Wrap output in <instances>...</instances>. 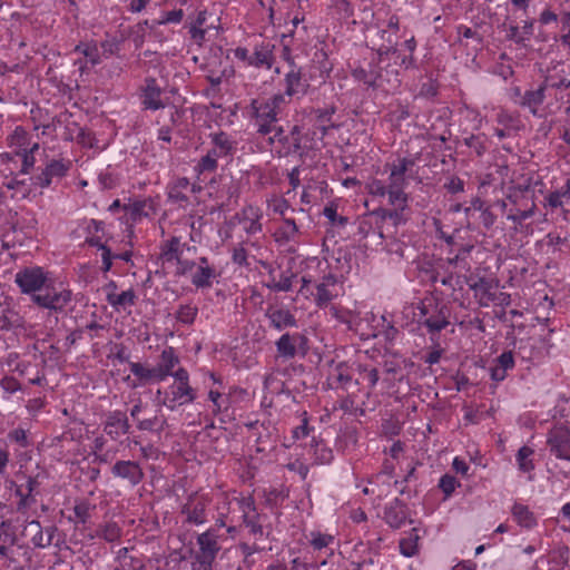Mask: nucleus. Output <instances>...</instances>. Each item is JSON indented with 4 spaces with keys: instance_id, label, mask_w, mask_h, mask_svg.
I'll use <instances>...</instances> for the list:
<instances>
[{
    "instance_id": "nucleus-1",
    "label": "nucleus",
    "mask_w": 570,
    "mask_h": 570,
    "mask_svg": "<svg viewBox=\"0 0 570 570\" xmlns=\"http://www.w3.org/2000/svg\"><path fill=\"white\" fill-rule=\"evenodd\" d=\"M71 299V291L57 287L50 282L43 291L35 294L31 301L39 308L47 311V321L56 325L59 321V314H66Z\"/></svg>"
},
{
    "instance_id": "nucleus-2",
    "label": "nucleus",
    "mask_w": 570,
    "mask_h": 570,
    "mask_svg": "<svg viewBox=\"0 0 570 570\" xmlns=\"http://www.w3.org/2000/svg\"><path fill=\"white\" fill-rule=\"evenodd\" d=\"M419 322L426 327L430 334L440 333L451 323L452 308L443 299L424 298L419 305Z\"/></svg>"
},
{
    "instance_id": "nucleus-3",
    "label": "nucleus",
    "mask_w": 570,
    "mask_h": 570,
    "mask_svg": "<svg viewBox=\"0 0 570 570\" xmlns=\"http://www.w3.org/2000/svg\"><path fill=\"white\" fill-rule=\"evenodd\" d=\"M218 538L219 535L215 528H209L197 537L199 552L196 556L198 567L195 570H213L212 566L220 551Z\"/></svg>"
},
{
    "instance_id": "nucleus-4",
    "label": "nucleus",
    "mask_w": 570,
    "mask_h": 570,
    "mask_svg": "<svg viewBox=\"0 0 570 570\" xmlns=\"http://www.w3.org/2000/svg\"><path fill=\"white\" fill-rule=\"evenodd\" d=\"M415 38H409L404 40L401 45H392L391 42L389 46L382 45L376 51L379 55L380 62L383 61V57L385 56L390 60H393L395 65H399L404 69H409L414 63L413 51L415 50Z\"/></svg>"
},
{
    "instance_id": "nucleus-5",
    "label": "nucleus",
    "mask_w": 570,
    "mask_h": 570,
    "mask_svg": "<svg viewBox=\"0 0 570 570\" xmlns=\"http://www.w3.org/2000/svg\"><path fill=\"white\" fill-rule=\"evenodd\" d=\"M308 338L303 333H285L275 343L278 355L285 360L296 355L305 357L309 351Z\"/></svg>"
},
{
    "instance_id": "nucleus-6",
    "label": "nucleus",
    "mask_w": 570,
    "mask_h": 570,
    "mask_svg": "<svg viewBox=\"0 0 570 570\" xmlns=\"http://www.w3.org/2000/svg\"><path fill=\"white\" fill-rule=\"evenodd\" d=\"M16 283L20 291L30 295L32 299L33 295L43 291L50 282L41 267H27L16 274Z\"/></svg>"
},
{
    "instance_id": "nucleus-7",
    "label": "nucleus",
    "mask_w": 570,
    "mask_h": 570,
    "mask_svg": "<svg viewBox=\"0 0 570 570\" xmlns=\"http://www.w3.org/2000/svg\"><path fill=\"white\" fill-rule=\"evenodd\" d=\"M114 478L126 482L130 488L142 482L145 472L137 461L118 460L110 470Z\"/></svg>"
},
{
    "instance_id": "nucleus-8",
    "label": "nucleus",
    "mask_w": 570,
    "mask_h": 570,
    "mask_svg": "<svg viewBox=\"0 0 570 570\" xmlns=\"http://www.w3.org/2000/svg\"><path fill=\"white\" fill-rule=\"evenodd\" d=\"M252 115L257 126V132L261 135H267L273 132L275 124L277 121V112L268 104L262 100L254 99L250 104Z\"/></svg>"
},
{
    "instance_id": "nucleus-9",
    "label": "nucleus",
    "mask_w": 570,
    "mask_h": 570,
    "mask_svg": "<svg viewBox=\"0 0 570 570\" xmlns=\"http://www.w3.org/2000/svg\"><path fill=\"white\" fill-rule=\"evenodd\" d=\"M522 194V198L525 200H530L528 204H522L523 208H514L510 209L507 218L511 220L513 224L521 226L522 222L532 217L535 213L537 205L533 199V191H530L529 186L521 187L519 186L513 194L509 195V199H511L514 204H518V194Z\"/></svg>"
},
{
    "instance_id": "nucleus-10",
    "label": "nucleus",
    "mask_w": 570,
    "mask_h": 570,
    "mask_svg": "<svg viewBox=\"0 0 570 570\" xmlns=\"http://www.w3.org/2000/svg\"><path fill=\"white\" fill-rule=\"evenodd\" d=\"M547 444L556 458L570 461V430L554 426L548 433Z\"/></svg>"
},
{
    "instance_id": "nucleus-11",
    "label": "nucleus",
    "mask_w": 570,
    "mask_h": 570,
    "mask_svg": "<svg viewBox=\"0 0 570 570\" xmlns=\"http://www.w3.org/2000/svg\"><path fill=\"white\" fill-rule=\"evenodd\" d=\"M208 504L209 499L207 497L193 493L181 507V514L186 515V522L190 524H203L207 521L206 509Z\"/></svg>"
},
{
    "instance_id": "nucleus-12",
    "label": "nucleus",
    "mask_w": 570,
    "mask_h": 570,
    "mask_svg": "<svg viewBox=\"0 0 570 570\" xmlns=\"http://www.w3.org/2000/svg\"><path fill=\"white\" fill-rule=\"evenodd\" d=\"M104 432L114 441L119 440L130 431V424L126 412L120 410L109 411L102 423Z\"/></svg>"
},
{
    "instance_id": "nucleus-13",
    "label": "nucleus",
    "mask_w": 570,
    "mask_h": 570,
    "mask_svg": "<svg viewBox=\"0 0 570 570\" xmlns=\"http://www.w3.org/2000/svg\"><path fill=\"white\" fill-rule=\"evenodd\" d=\"M240 510L243 512V522L249 533L256 539L264 535L263 519L264 515L256 511L253 498H244L240 501Z\"/></svg>"
},
{
    "instance_id": "nucleus-14",
    "label": "nucleus",
    "mask_w": 570,
    "mask_h": 570,
    "mask_svg": "<svg viewBox=\"0 0 570 570\" xmlns=\"http://www.w3.org/2000/svg\"><path fill=\"white\" fill-rule=\"evenodd\" d=\"M163 89L154 77H146L140 88L141 106L145 110H159L165 108L161 100Z\"/></svg>"
},
{
    "instance_id": "nucleus-15",
    "label": "nucleus",
    "mask_w": 570,
    "mask_h": 570,
    "mask_svg": "<svg viewBox=\"0 0 570 570\" xmlns=\"http://www.w3.org/2000/svg\"><path fill=\"white\" fill-rule=\"evenodd\" d=\"M400 86L401 79L399 71L391 66L383 68L380 66V63H377L374 91H381L383 94H393L399 89Z\"/></svg>"
},
{
    "instance_id": "nucleus-16",
    "label": "nucleus",
    "mask_w": 570,
    "mask_h": 570,
    "mask_svg": "<svg viewBox=\"0 0 570 570\" xmlns=\"http://www.w3.org/2000/svg\"><path fill=\"white\" fill-rule=\"evenodd\" d=\"M195 399L196 393L189 384H173L163 403L169 410H175L177 405L191 403Z\"/></svg>"
},
{
    "instance_id": "nucleus-17",
    "label": "nucleus",
    "mask_w": 570,
    "mask_h": 570,
    "mask_svg": "<svg viewBox=\"0 0 570 570\" xmlns=\"http://www.w3.org/2000/svg\"><path fill=\"white\" fill-rule=\"evenodd\" d=\"M212 148L208 153L218 158L232 156L236 150V142L225 131L212 132L209 135Z\"/></svg>"
},
{
    "instance_id": "nucleus-18",
    "label": "nucleus",
    "mask_w": 570,
    "mask_h": 570,
    "mask_svg": "<svg viewBox=\"0 0 570 570\" xmlns=\"http://www.w3.org/2000/svg\"><path fill=\"white\" fill-rule=\"evenodd\" d=\"M70 164L63 160H51L46 168L37 176V185L47 188L51 185L53 178H62L67 175Z\"/></svg>"
},
{
    "instance_id": "nucleus-19",
    "label": "nucleus",
    "mask_w": 570,
    "mask_h": 570,
    "mask_svg": "<svg viewBox=\"0 0 570 570\" xmlns=\"http://www.w3.org/2000/svg\"><path fill=\"white\" fill-rule=\"evenodd\" d=\"M407 519V507L400 499H394L384 510L385 522L394 529L401 528Z\"/></svg>"
},
{
    "instance_id": "nucleus-20",
    "label": "nucleus",
    "mask_w": 570,
    "mask_h": 570,
    "mask_svg": "<svg viewBox=\"0 0 570 570\" xmlns=\"http://www.w3.org/2000/svg\"><path fill=\"white\" fill-rule=\"evenodd\" d=\"M121 535V527L112 520L99 523L92 532L88 533V538L90 540L100 539L108 543L118 541Z\"/></svg>"
},
{
    "instance_id": "nucleus-21",
    "label": "nucleus",
    "mask_w": 570,
    "mask_h": 570,
    "mask_svg": "<svg viewBox=\"0 0 570 570\" xmlns=\"http://www.w3.org/2000/svg\"><path fill=\"white\" fill-rule=\"evenodd\" d=\"M265 316L269 320L271 325L277 331L297 326V320L294 314L285 308H275L269 306L265 312Z\"/></svg>"
},
{
    "instance_id": "nucleus-22",
    "label": "nucleus",
    "mask_w": 570,
    "mask_h": 570,
    "mask_svg": "<svg viewBox=\"0 0 570 570\" xmlns=\"http://www.w3.org/2000/svg\"><path fill=\"white\" fill-rule=\"evenodd\" d=\"M355 371L354 362L348 364L347 362H340L335 365L333 381L335 383V389H342L344 391H348L350 385L354 384L355 386L360 385L358 380L353 381L352 374Z\"/></svg>"
},
{
    "instance_id": "nucleus-23",
    "label": "nucleus",
    "mask_w": 570,
    "mask_h": 570,
    "mask_svg": "<svg viewBox=\"0 0 570 570\" xmlns=\"http://www.w3.org/2000/svg\"><path fill=\"white\" fill-rule=\"evenodd\" d=\"M335 107H326L324 109L313 108L311 109L308 117L314 126L321 131L322 136L327 135L328 129L335 128L336 126L332 122V117L335 114Z\"/></svg>"
},
{
    "instance_id": "nucleus-24",
    "label": "nucleus",
    "mask_w": 570,
    "mask_h": 570,
    "mask_svg": "<svg viewBox=\"0 0 570 570\" xmlns=\"http://www.w3.org/2000/svg\"><path fill=\"white\" fill-rule=\"evenodd\" d=\"M220 19L215 13L199 11L195 21L190 23L191 36H205L210 29H217Z\"/></svg>"
},
{
    "instance_id": "nucleus-25",
    "label": "nucleus",
    "mask_w": 570,
    "mask_h": 570,
    "mask_svg": "<svg viewBox=\"0 0 570 570\" xmlns=\"http://www.w3.org/2000/svg\"><path fill=\"white\" fill-rule=\"evenodd\" d=\"M22 326V318L8 301H0V331Z\"/></svg>"
},
{
    "instance_id": "nucleus-26",
    "label": "nucleus",
    "mask_w": 570,
    "mask_h": 570,
    "mask_svg": "<svg viewBox=\"0 0 570 570\" xmlns=\"http://www.w3.org/2000/svg\"><path fill=\"white\" fill-rule=\"evenodd\" d=\"M285 94L287 96L305 95L309 87L306 79L303 78L299 69L293 68L285 76Z\"/></svg>"
},
{
    "instance_id": "nucleus-27",
    "label": "nucleus",
    "mask_w": 570,
    "mask_h": 570,
    "mask_svg": "<svg viewBox=\"0 0 570 570\" xmlns=\"http://www.w3.org/2000/svg\"><path fill=\"white\" fill-rule=\"evenodd\" d=\"M570 200V179L558 190L549 193L544 197L543 206L550 209L561 208L566 214L564 205Z\"/></svg>"
},
{
    "instance_id": "nucleus-28",
    "label": "nucleus",
    "mask_w": 570,
    "mask_h": 570,
    "mask_svg": "<svg viewBox=\"0 0 570 570\" xmlns=\"http://www.w3.org/2000/svg\"><path fill=\"white\" fill-rule=\"evenodd\" d=\"M179 363V358L175 353L173 347H167L161 352L160 361L156 366V371L158 374V381L165 380L169 374H171L173 368Z\"/></svg>"
},
{
    "instance_id": "nucleus-29",
    "label": "nucleus",
    "mask_w": 570,
    "mask_h": 570,
    "mask_svg": "<svg viewBox=\"0 0 570 570\" xmlns=\"http://www.w3.org/2000/svg\"><path fill=\"white\" fill-rule=\"evenodd\" d=\"M406 183L389 180V204L394 208H409V196L404 193Z\"/></svg>"
},
{
    "instance_id": "nucleus-30",
    "label": "nucleus",
    "mask_w": 570,
    "mask_h": 570,
    "mask_svg": "<svg viewBox=\"0 0 570 570\" xmlns=\"http://www.w3.org/2000/svg\"><path fill=\"white\" fill-rule=\"evenodd\" d=\"M107 302L114 307L115 311L126 309L136 304L137 296L132 288L124 291L120 294L108 292L106 295Z\"/></svg>"
},
{
    "instance_id": "nucleus-31",
    "label": "nucleus",
    "mask_w": 570,
    "mask_h": 570,
    "mask_svg": "<svg viewBox=\"0 0 570 570\" xmlns=\"http://www.w3.org/2000/svg\"><path fill=\"white\" fill-rule=\"evenodd\" d=\"M376 66L377 63L368 62L366 66H360L352 71V77L363 83L366 89L375 90L376 79Z\"/></svg>"
},
{
    "instance_id": "nucleus-32",
    "label": "nucleus",
    "mask_w": 570,
    "mask_h": 570,
    "mask_svg": "<svg viewBox=\"0 0 570 570\" xmlns=\"http://www.w3.org/2000/svg\"><path fill=\"white\" fill-rule=\"evenodd\" d=\"M547 87H544V82L539 86L535 90H527L520 101L522 107L529 108V110L537 115L539 106H541L544 101Z\"/></svg>"
},
{
    "instance_id": "nucleus-33",
    "label": "nucleus",
    "mask_w": 570,
    "mask_h": 570,
    "mask_svg": "<svg viewBox=\"0 0 570 570\" xmlns=\"http://www.w3.org/2000/svg\"><path fill=\"white\" fill-rule=\"evenodd\" d=\"M539 22L541 24L556 23L557 26L560 27L562 32L568 30V32L564 33L563 36H570V11L562 12L561 14L558 16L548 9L543 10L540 14Z\"/></svg>"
},
{
    "instance_id": "nucleus-34",
    "label": "nucleus",
    "mask_w": 570,
    "mask_h": 570,
    "mask_svg": "<svg viewBox=\"0 0 570 570\" xmlns=\"http://www.w3.org/2000/svg\"><path fill=\"white\" fill-rule=\"evenodd\" d=\"M407 208H394L393 209H386L383 207L375 209V215L381 217V219H387L389 224L391 226V229L395 232L396 227L399 225H403L406 223L407 218L404 215V212Z\"/></svg>"
},
{
    "instance_id": "nucleus-35",
    "label": "nucleus",
    "mask_w": 570,
    "mask_h": 570,
    "mask_svg": "<svg viewBox=\"0 0 570 570\" xmlns=\"http://www.w3.org/2000/svg\"><path fill=\"white\" fill-rule=\"evenodd\" d=\"M180 238L173 236L160 245V258L164 262H179L181 249Z\"/></svg>"
},
{
    "instance_id": "nucleus-36",
    "label": "nucleus",
    "mask_w": 570,
    "mask_h": 570,
    "mask_svg": "<svg viewBox=\"0 0 570 570\" xmlns=\"http://www.w3.org/2000/svg\"><path fill=\"white\" fill-rule=\"evenodd\" d=\"M274 62L273 50L268 45H262L255 48L249 59V65L255 67H266L269 69Z\"/></svg>"
},
{
    "instance_id": "nucleus-37",
    "label": "nucleus",
    "mask_w": 570,
    "mask_h": 570,
    "mask_svg": "<svg viewBox=\"0 0 570 570\" xmlns=\"http://www.w3.org/2000/svg\"><path fill=\"white\" fill-rule=\"evenodd\" d=\"M124 209L134 222L140 220L142 217H148L150 213L154 212L151 202L145 199L134 200L132 203L125 205Z\"/></svg>"
},
{
    "instance_id": "nucleus-38",
    "label": "nucleus",
    "mask_w": 570,
    "mask_h": 570,
    "mask_svg": "<svg viewBox=\"0 0 570 570\" xmlns=\"http://www.w3.org/2000/svg\"><path fill=\"white\" fill-rule=\"evenodd\" d=\"M512 515L519 525L532 529L537 524V519L530 509L521 503H514L512 507Z\"/></svg>"
},
{
    "instance_id": "nucleus-39",
    "label": "nucleus",
    "mask_w": 570,
    "mask_h": 570,
    "mask_svg": "<svg viewBox=\"0 0 570 570\" xmlns=\"http://www.w3.org/2000/svg\"><path fill=\"white\" fill-rule=\"evenodd\" d=\"M184 11L181 9L171 10V11H161L159 18H155L151 20H145L144 23L149 27L150 30H154L156 26L165 24V23H179L183 20Z\"/></svg>"
},
{
    "instance_id": "nucleus-40",
    "label": "nucleus",
    "mask_w": 570,
    "mask_h": 570,
    "mask_svg": "<svg viewBox=\"0 0 570 570\" xmlns=\"http://www.w3.org/2000/svg\"><path fill=\"white\" fill-rule=\"evenodd\" d=\"M39 481L33 476H27L26 491L22 497V500H19L17 504V511L24 512L30 505L36 503V498L33 492L39 487Z\"/></svg>"
},
{
    "instance_id": "nucleus-41",
    "label": "nucleus",
    "mask_w": 570,
    "mask_h": 570,
    "mask_svg": "<svg viewBox=\"0 0 570 570\" xmlns=\"http://www.w3.org/2000/svg\"><path fill=\"white\" fill-rule=\"evenodd\" d=\"M216 276V272L210 266L199 265L197 272L191 278V284L197 288H207L212 286V279Z\"/></svg>"
},
{
    "instance_id": "nucleus-42",
    "label": "nucleus",
    "mask_w": 570,
    "mask_h": 570,
    "mask_svg": "<svg viewBox=\"0 0 570 570\" xmlns=\"http://www.w3.org/2000/svg\"><path fill=\"white\" fill-rule=\"evenodd\" d=\"M415 165L414 159L412 158H401L397 164L391 165V173L389 180L406 183L405 174L406 171Z\"/></svg>"
},
{
    "instance_id": "nucleus-43",
    "label": "nucleus",
    "mask_w": 570,
    "mask_h": 570,
    "mask_svg": "<svg viewBox=\"0 0 570 570\" xmlns=\"http://www.w3.org/2000/svg\"><path fill=\"white\" fill-rule=\"evenodd\" d=\"M311 446L313 448L315 463L328 464L332 462L334 458L333 451L323 441H316L313 439Z\"/></svg>"
},
{
    "instance_id": "nucleus-44",
    "label": "nucleus",
    "mask_w": 570,
    "mask_h": 570,
    "mask_svg": "<svg viewBox=\"0 0 570 570\" xmlns=\"http://www.w3.org/2000/svg\"><path fill=\"white\" fill-rule=\"evenodd\" d=\"M95 509V505H92L87 500H81L77 502L73 507V514L75 519L69 517V521H73L75 523H81L86 524L89 519L91 518V511Z\"/></svg>"
},
{
    "instance_id": "nucleus-45",
    "label": "nucleus",
    "mask_w": 570,
    "mask_h": 570,
    "mask_svg": "<svg viewBox=\"0 0 570 570\" xmlns=\"http://www.w3.org/2000/svg\"><path fill=\"white\" fill-rule=\"evenodd\" d=\"M355 371L367 381L368 393H371L379 382V371L376 367H370L366 364L354 362Z\"/></svg>"
},
{
    "instance_id": "nucleus-46",
    "label": "nucleus",
    "mask_w": 570,
    "mask_h": 570,
    "mask_svg": "<svg viewBox=\"0 0 570 570\" xmlns=\"http://www.w3.org/2000/svg\"><path fill=\"white\" fill-rule=\"evenodd\" d=\"M167 425V420L164 416L155 415L150 419L138 420L137 429L140 431H149L161 433Z\"/></svg>"
},
{
    "instance_id": "nucleus-47",
    "label": "nucleus",
    "mask_w": 570,
    "mask_h": 570,
    "mask_svg": "<svg viewBox=\"0 0 570 570\" xmlns=\"http://www.w3.org/2000/svg\"><path fill=\"white\" fill-rule=\"evenodd\" d=\"M336 296L337 292L335 289L320 282L316 285V294L314 296V302L318 307H324L330 302H332Z\"/></svg>"
},
{
    "instance_id": "nucleus-48",
    "label": "nucleus",
    "mask_w": 570,
    "mask_h": 570,
    "mask_svg": "<svg viewBox=\"0 0 570 570\" xmlns=\"http://www.w3.org/2000/svg\"><path fill=\"white\" fill-rule=\"evenodd\" d=\"M130 372L140 381L148 382L151 380L158 381V374L156 367L148 368L141 363L129 362Z\"/></svg>"
},
{
    "instance_id": "nucleus-49",
    "label": "nucleus",
    "mask_w": 570,
    "mask_h": 570,
    "mask_svg": "<svg viewBox=\"0 0 570 570\" xmlns=\"http://www.w3.org/2000/svg\"><path fill=\"white\" fill-rule=\"evenodd\" d=\"M24 531L32 532L30 542L35 548L46 549V542L43 539V528L41 527V523L38 520H32L28 522L27 525L24 527Z\"/></svg>"
},
{
    "instance_id": "nucleus-50",
    "label": "nucleus",
    "mask_w": 570,
    "mask_h": 570,
    "mask_svg": "<svg viewBox=\"0 0 570 570\" xmlns=\"http://www.w3.org/2000/svg\"><path fill=\"white\" fill-rule=\"evenodd\" d=\"M198 314V307L193 304H183L176 312V320L179 323L191 325Z\"/></svg>"
},
{
    "instance_id": "nucleus-51",
    "label": "nucleus",
    "mask_w": 570,
    "mask_h": 570,
    "mask_svg": "<svg viewBox=\"0 0 570 570\" xmlns=\"http://www.w3.org/2000/svg\"><path fill=\"white\" fill-rule=\"evenodd\" d=\"M533 454V450L527 445L519 449L517 453V462L519 469L522 472H530L534 469V464L530 456Z\"/></svg>"
},
{
    "instance_id": "nucleus-52",
    "label": "nucleus",
    "mask_w": 570,
    "mask_h": 570,
    "mask_svg": "<svg viewBox=\"0 0 570 570\" xmlns=\"http://www.w3.org/2000/svg\"><path fill=\"white\" fill-rule=\"evenodd\" d=\"M218 167V160L213 157L208 151L205 156H203L195 166V171L198 175L205 173H214Z\"/></svg>"
},
{
    "instance_id": "nucleus-53",
    "label": "nucleus",
    "mask_w": 570,
    "mask_h": 570,
    "mask_svg": "<svg viewBox=\"0 0 570 570\" xmlns=\"http://www.w3.org/2000/svg\"><path fill=\"white\" fill-rule=\"evenodd\" d=\"M323 215L330 220L331 225L344 227L348 218L337 214V206L333 203L326 205L323 209Z\"/></svg>"
},
{
    "instance_id": "nucleus-54",
    "label": "nucleus",
    "mask_w": 570,
    "mask_h": 570,
    "mask_svg": "<svg viewBox=\"0 0 570 570\" xmlns=\"http://www.w3.org/2000/svg\"><path fill=\"white\" fill-rule=\"evenodd\" d=\"M368 214L373 222V226L376 230V234L380 238H386L394 233V230L391 229V226H390L387 219H381V217L375 215V209L370 212Z\"/></svg>"
},
{
    "instance_id": "nucleus-55",
    "label": "nucleus",
    "mask_w": 570,
    "mask_h": 570,
    "mask_svg": "<svg viewBox=\"0 0 570 570\" xmlns=\"http://www.w3.org/2000/svg\"><path fill=\"white\" fill-rule=\"evenodd\" d=\"M464 145L473 149L476 156H482L485 150V137L484 135H470L463 140Z\"/></svg>"
},
{
    "instance_id": "nucleus-56",
    "label": "nucleus",
    "mask_w": 570,
    "mask_h": 570,
    "mask_svg": "<svg viewBox=\"0 0 570 570\" xmlns=\"http://www.w3.org/2000/svg\"><path fill=\"white\" fill-rule=\"evenodd\" d=\"M0 541L8 543L10 547L17 544L18 538L12 530L10 520H2L0 522Z\"/></svg>"
},
{
    "instance_id": "nucleus-57",
    "label": "nucleus",
    "mask_w": 570,
    "mask_h": 570,
    "mask_svg": "<svg viewBox=\"0 0 570 570\" xmlns=\"http://www.w3.org/2000/svg\"><path fill=\"white\" fill-rule=\"evenodd\" d=\"M128 2L127 9L131 13H139L141 11H147L151 8V4L154 3L155 7L160 6L164 0H126Z\"/></svg>"
},
{
    "instance_id": "nucleus-58",
    "label": "nucleus",
    "mask_w": 570,
    "mask_h": 570,
    "mask_svg": "<svg viewBox=\"0 0 570 570\" xmlns=\"http://www.w3.org/2000/svg\"><path fill=\"white\" fill-rule=\"evenodd\" d=\"M298 233V227L293 218H284L283 226L279 228L278 234L285 242H289Z\"/></svg>"
},
{
    "instance_id": "nucleus-59",
    "label": "nucleus",
    "mask_w": 570,
    "mask_h": 570,
    "mask_svg": "<svg viewBox=\"0 0 570 570\" xmlns=\"http://www.w3.org/2000/svg\"><path fill=\"white\" fill-rule=\"evenodd\" d=\"M296 277V274L292 272L291 268L282 272L279 275L278 285H274L275 292H289L293 287V279Z\"/></svg>"
},
{
    "instance_id": "nucleus-60",
    "label": "nucleus",
    "mask_w": 570,
    "mask_h": 570,
    "mask_svg": "<svg viewBox=\"0 0 570 570\" xmlns=\"http://www.w3.org/2000/svg\"><path fill=\"white\" fill-rule=\"evenodd\" d=\"M77 50H81L85 57L92 63L97 65L100 62V50L97 45L91 43H80L77 47Z\"/></svg>"
},
{
    "instance_id": "nucleus-61",
    "label": "nucleus",
    "mask_w": 570,
    "mask_h": 570,
    "mask_svg": "<svg viewBox=\"0 0 570 570\" xmlns=\"http://www.w3.org/2000/svg\"><path fill=\"white\" fill-rule=\"evenodd\" d=\"M126 38H107L105 39L100 47H101V50H102V55L105 57H109L111 55H115V53H118L119 50H120V46L121 43L124 42Z\"/></svg>"
},
{
    "instance_id": "nucleus-62",
    "label": "nucleus",
    "mask_w": 570,
    "mask_h": 570,
    "mask_svg": "<svg viewBox=\"0 0 570 570\" xmlns=\"http://www.w3.org/2000/svg\"><path fill=\"white\" fill-rule=\"evenodd\" d=\"M365 188L372 196L384 197L387 193L389 185L386 186L384 181L373 178L366 184Z\"/></svg>"
},
{
    "instance_id": "nucleus-63",
    "label": "nucleus",
    "mask_w": 570,
    "mask_h": 570,
    "mask_svg": "<svg viewBox=\"0 0 570 570\" xmlns=\"http://www.w3.org/2000/svg\"><path fill=\"white\" fill-rule=\"evenodd\" d=\"M358 562L363 570H381L383 567L381 556L377 552L370 553L367 558Z\"/></svg>"
},
{
    "instance_id": "nucleus-64",
    "label": "nucleus",
    "mask_w": 570,
    "mask_h": 570,
    "mask_svg": "<svg viewBox=\"0 0 570 570\" xmlns=\"http://www.w3.org/2000/svg\"><path fill=\"white\" fill-rule=\"evenodd\" d=\"M118 570H144V562L134 556L124 557V560L120 562V567H117Z\"/></svg>"
}]
</instances>
